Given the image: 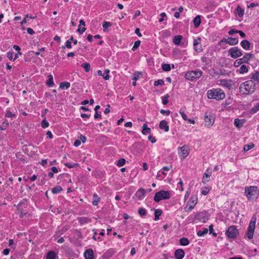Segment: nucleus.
Segmentation results:
<instances>
[{
  "label": "nucleus",
  "mask_w": 259,
  "mask_h": 259,
  "mask_svg": "<svg viewBox=\"0 0 259 259\" xmlns=\"http://www.w3.org/2000/svg\"><path fill=\"white\" fill-rule=\"evenodd\" d=\"M41 125L42 127L43 128H46L48 127L49 126V123L48 122V121L45 118L41 122Z\"/></svg>",
  "instance_id": "8fccbe9b"
},
{
  "label": "nucleus",
  "mask_w": 259,
  "mask_h": 259,
  "mask_svg": "<svg viewBox=\"0 0 259 259\" xmlns=\"http://www.w3.org/2000/svg\"><path fill=\"white\" fill-rule=\"evenodd\" d=\"M253 57V55L250 53H246L242 58L236 60L234 64L235 67H237L243 63H247Z\"/></svg>",
  "instance_id": "0eeeda50"
},
{
  "label": "nucleus",
  "mask_w": 259,
  "mask_h": 259,
  "mask_svg": "<svg viewBox=\"0 0 259 259\" xmlns=\"http://www.w3.org/2000/svg\"><path fill=\"white\" fill-rule=\"evenodd\" d=\"M153 209L154 210V216H155L154 220L156 221H158L159 220V216L160 215H161V214L162 213V210L160 209L153 208Z\"/></svg>",
  "instance_id": "cd10ccee"
},
{
  "label": "nucleus",
  "mask_w": 259,
  "mask_h": 259,
  "mask_svg": "<svg viewBox=\"0 0 259 259\" xmlns=\"http://www.w3.org/2000/svg\"><path fill=\"white\" fill-rule=\"evenodd\" d=\"M238 30H237V29H231V30H229V31L228 32V33L230 34V35H233L234 34V33H238Z\"/></svg>",
  "instance_id": "052dcab7"
},
{
  "label": "nucleus",
  "mask_w": 259,
  "mask_h": 259,
  "mask_svg": "<svg viewBox=\"0 0 259 259\" xmlns=\"http://www.w3.org/2000/svg\"><path fill=\"white\" fill-rule=\"evenodd\" d=\"M197 198L196 196H192L191 197L187 203V205H188V211H191L193 209L197 203Z\"/></svg>",
  "instance_id": "9b49d317"
},
{
  "label": "nucleus",
  "mask_w": 259,
  "mask_h": 259,
  "mask_svg": "<svg viewBox=\"0 0 259 259\" xmlns=\"http://www.w3.org/2000/svg\"><path fill=\"white\" fill-rule=\"evenodd\" d=\"M214 119L211 115H206L204 116L205 125L208 127L211 126L214 123Z\"/></svg>",
  "instance_id": "f8f14e48"
},
{
  "label": "nucleus",
  "mask_w": 259,
  "mask_h": 259,
  "mask_svg": "<svg viewBox=\"0 0 259 259\" xmlns=\"http://www.w3.org/2000/svg\"><path fill=\"white\" fill-rule=\"evenodd\" d=\"M65 47L71 49L72 48L71 41L69 40H67L66 42L65 46H63L62 48L64 49Z\"/></svg>",
  "instance_id": "3c124183"
},
{
  "label": "nucleus",
  "mask_w": 259,
  "mask_h": 259,
  "mask_svg": "<svg viewBox=\"0 0 259 259\" xmlns=\"http://www.w3.org/2000/svg\"><path fill=\"white\" fill-rule=\"evenodd\" d=\"M26 204H27L26 201L24 200L23 201L20 202L17 205L18 209L19 210H20L19 217L21 218H23L24 217V216L27 213L26 212L24 211L21 208V207L22 205L24 204L25 205H26Z\"/></svg>",
  "instance_id": "ddd939ff"
},
{
  "label": "nucleus",
  "mask_w": 259,
  "mask_h": 259,
  "mask_svg": "<svg viewBox=\"0 0 259 259\" xmlns=\"http://www.w3.org/2000/svg\"><path fill=\"white\" fill-rule=\"evenodd\" d=\"M140 44H141V41L139 40H137L136 41H135V43H134V45L133 47L132 50L133 51H136L139 48V47L140 46Z\"/></svg>",
  "instance_id": "09e8293b"
},
{
  "label": "nucleus",
  "mask_w": 259,
  "mask_h": 259,
  "mask_svg": "<svg viewBox=\"0 0 259 259\" xmlns=\"http://www.w3.org/2000/svg\"><path fill=\"white\" fill-rule=\"evenodd\" d=\"M208 232V229L207 228H203L202 231H199L197 234L198 236L201 237L206 235Z\"/></svg>",
  "instance_id": "c03bdc74"
},
{
  "label": "nucleus",
  "mask_w": 259,
  "mask_h": 259,
  "mask_svg": "<svg viewBox=\"0 0 259 259\" xmlns=\"http://www.w3.org/2000/svg\"><path fill=\"white\" fill-rule=\"evenodd\" d=\"M151 128L149 127H148L147 124H144L142 126V134L143 135H147V134H149L151 133Z\"/></svg>",
  "instance_id": "7c9ffc66"
},
{
  "label": "nucleus",
  "mask_w": 259,
  "mask_h": 259,
  "mask_svg": "<svg viewBox=\"0 0 259 259\" xmlns=\"http://www.w3.org/2000/svg\"><path fill=\"white\" fill-rule=\"evenodd\" d=\"M228 53L234 59H236L242 55V51L236 47L230 48L228 50Z\"/></svg>",
  "instance_id": "1a4fd4ad"
},
{
  "label": "nucleus",
  "mask_w": 259,
  "mask_h": 259,
  "mask_svg": "<svg viewBox=\"0 0 259 259\" xmlns=\"http://www.w3.org/2000/svg\"><path fill=\"white\" fill-rule=\"evenodd\" d=\"M202 74V71L200 70H192L187 72L185 77L187 79L194 81L200 78Z\"/></svg>",
  "instance_id": "20e7f679"
},
{
  "label": "nucleus",
  "mask_w": 259,
  "mask_h": 259,
  "mask_svg": "<svg viewBox=\"0 0 259 259\" xmlns=\"http://www.w3.org/2000/svg\"><path fill=\"white\" fill-rule=\"evenodd\" d=\"M250 76V79L254 80L256 83V85L259 88V71L251 74Z\"/></svg>",
  "instance_id": "dca6fc26"
},
{
  "label": "nucleus",
  "mask_w": 259,
  "mask_h": 259,
  "mask_svg": "<svg viewBox=\"0 0 259 259\" xmlns=\"http://www.w3.org/2000/svg\"><path fill=\"white\" fill-rule=\"evenodd\" d=\"M181 156L183 159L185 158L189 154L188 146L184 145L180 148Z\"/></svg>",
  "instance_id": "2eb2a0df"
},
{
  "label": "nucleus",
  "mask_w": 259,
  "mask_h": 259,
  "mask_svg": "<svg viewBox=\"0 0 259 259\" xmlns=\"http://www.w3.org/2000/svg\"><path fill=\"white\" fill-rule=\"evenodd\" d=\"M209 191V189H208L207 188H205L204 189L202 190L201 193L202 195H206L208 194Z\"/></svg>",
  "instance_id": "774afa93"
},
{
  "label": "nucleus",
  "mask_w": 259,
  "mask_h": 259,
  "mask_svg": "<svg viewBox=\"0 0 259 259\" xmlns=\"http://www.w3.org/2000/svg\"><path fill=\"white\" fill-rule=\"evenodd\" d=\"M254 147V145L252 143H250L249 144H246L244 146L243 150L244 151H247L251 149Z\"/></svg>",
  "instance_id": "49530a36"
},
{
  "label": "nucleus",
  "mask_w": 259,
  "mask_h": 259,
  "mask_svg": "<svg viewBox=\"0 0 259 259\" xmlns=\"http://www.w3.org/2000/svg\"><path fill=\"white\" fill-rule=\"evenodd\" d=\"M161 18L159 19V22H162L164 20V18L166 17V15L164 12H162L160 14Z\"/></svg>",
  "instance_id": "4d7b16f0"
},
{
  "label": "nucleus",
  "mask_w": 259,
  "mask_h": 259,
  "mask_svg": "<svg viewBox=\"0 0 259 259\" xmlns=\"http://www.w3.org/2000/svg\"><path fill=\"white\" fill-rule=\"evenodd\" d=\"M162 69L164 71H169L171 70L170 64H163L162 65Z\"/></svg>",
  "instance_id": "37998d69"
},
{
  "label": "nucleus",
  "mask_w": 259,
  "mask_h": 259,
  "mask_svg": "<svg viewBox=\"0 0 259 259\" xmlns=\"http://www.w3.org/2000/svg\"><path fill=\"white\" fill-rule=\"evenodd\" d=\"M77 221L80 225H83L91 222V219L88 217H79Z\"/></svg>",
  "instance_id": "5701e85b"
},
{
  "label": "nucleus",
  "mask_w": 259,
  "mask_h": 259,
  "mask_svg": "<svg viewBox=\"0 0 259 259\" xmlns=\"http://www.w3.org/2000/svg\"><path fill=\"white\" fill-rule=\"evenodd\" d=\"M109 72H110V70L109 69H106L105 70V72L104 74L102 73L101 70H98V74L99 76H103V78L105 80H108L110 78V76L109 75Z\"/></svg>",
  "instance_id": "412c9836"
},
{
  "label": "nucleus",
  "mask_w": 259,
  "mask_h": 259,
  "mask_svg": "<svg viewBox=\"0 0 259 259\" xmlns=\"http://www.w3.org/2000/svg\"><path fill=\"white\" fill-rule=\"evenodd\" d=\"M201 61L203 62V63H205V64H207L208 63V62L209 61V59L208 58L205 57V56H203L201 58Z\"/></svg>",
  "instance_id": "13d9d810"
},
{
  "label": "nucleus",
  "mask_w": 259,
  "mask_h": 259,
  "mask_svg": "<svg viewBox=\"0 0 259 259\" xmlns=\"http://www.w3.org/2000/svg\"><path fill=\"white\" fill-rule=\"evenodd\" d=\"M101 116V113L100 112L95 111V114L94 115V118L95 119L99 118Z\"/></svg>",
  "instance_id": "0e129e2a"
},
{
  "label": "nucleus",
  "mask_w": 259,
  "mask_h": 259,
  "mask_svg": "<svg viewBox=\"0 0 259 259\" xmlns=\"http://www.w3.org/2000/svg\"><path fill=\"white\" fill-rule=\"evenodd\" d=\"M125 161L124 158H120L117 161L116 165L119 167L122 166L125 164Z\"/></svg>",
  "instance_id": "79ce46f5"
},
{
  "label": "nucleus",
  "mask_w": 259,
  "mask_h": 259,
  "mask_svg": "<svg viewBox=\"0 0 259 259\" xmlns=\"http://www.w3.org/2000/svg\"><path fill=\"white\" fill-rule=\"evenodd\" d=\"M200 38L198 37L197 39H195L193 43L194 49L195 51L197 52H201L202 51V49L201 48V46L200 45V47H198V45H200Z\"/></svg>",
  "instance_id": "4468645a"
},
{
  "label": "nucleus",
  "mask_w": 259,
  "mask_h": 259,
  "mask_svg": "<svg viewBox=\"0 0 259 259\" xmlns=\"http://www.w3.org/2000/svg\"><path fill=\"white\" fill-rule=\"evenodd\" d=\"M180 243L181 245L186 246L189 244V241L187 238H181L179 240Z\"/></svg>",
  "instance_id": "72a5a7b5"
},
{
  "label": "nucleus",
  "mask_w": 259,
  "mask_h": 259,
  "mask_svg": "<svg viewBox=\"0 0 259 259\" xmlns=\"http://www.w3.org/2000/svg\"><path fill=\"white\" fill-rule=\"evenodd\" d=\"M248 71L247 67L245 65H242L239 69V72L240 73L243 74L244 73H247Z\"/></svg>",
  "instance_id": "ea45409f"
},
{
  "label": "nucleus",
  "mask_w": 259,
  "mask_h": 259,
  "mask_svg": "<svg viewBox=\"0 0 259 259\" xmlns=\"http://www.w3.org/2000/svg\"><path fill=\"white\" fill-rule=\"evenodd\" d=\"M149 140H151L152 143H154L156 142V139L154 137H153L152 136L149 135L148 137Z\"/></svg>",
  "instance_id": "69168bd1"
},
{
  "label": "nucleus",
  "mask_w": 259,
  "mask_h": 259,
  "mask_svg": "<svg viewBox=\"0 0 259 259\" xmlns=\"http://www.w3.org/2000/svg\"><path fill=\"white\" fill-rule=\"evenodd\" d=\"M57 256V253L53 250L49 251L46 256L47 259H55Z\"/></svg>",
  "instance_id": "bb28decb"
},
{
  "label": "nucleus",
  "mask_w": 259,
  "mask_h": 259,
  "mask_svg": "<svg viewBox=\"0 0 259 259\" xmlns=\"http://www.w3.org/2000/svg\"><path fill=\"white\" fill-rule=\"evenodd\" d=\"M170 197V195L169 191L160 190L155 193L154 200L156 202H158L162 200L168 199Z\"/></svg>",
  "instance_id": "423d86ee"
},
{
  "label": "nucleus",
  "mask_w": 259,
  "mask_h": 259,
  "mask_svg": "<svg viewBox=\"0 0 259 259\" xmlns=\"http://www.w3.org/2000/svg\"><path fill=\"white\" fill-rule=\"evenodd\" d=\"M84 257L85 259H94V252L92 249H88L84 252Z\"/></svg>",
  "instance_id": "6ab92c4d"
},
{
  "label": "nucleus",
  "mask_w": 259,
  "mask_h": 259,
  "mask_svg": "<svg viewBox=\"0 0 259 259\" xmlns=\"http://www.w3.org/2000/svg\"><path fill=\"white\" fill-rule=\"evenodd\" d=\"M200 23H201L200 16L199 15H197L193 19L194 25L196 28H197L200 25Z\"/></svg>",
  "instance_id": "c756f323"
},
{
  "label": "nucleus",
  "mask_w": 259,
  "mask_h": 259,
  "mask_svg": "<svg viewBox=\"0 0 259 259\" xmlns=\"http://www.w3.org/2000/svg\"><path fill=\"white\" fill-rule=\"evenodd\" d=\"M48 78L46 83L49 87H52L54 85L53 77L52 75H49Z\"/></svg>",
  "instance_id": "473e14b6"
},
{
  "label": "nucleus",
  "mask_w": 259,
  "mask_h": 259,
  "mask_svg": "<svg viewBox=\"0 0 259 259\" xmlns=\"http://www.w3.org/2000/svg\"><path fill=\"white\" fill-rule=\"evenodd\" d=\"M185 256V252L182 249H178L175 252V256L177 259H182Z\"/></svg>",
  "instance_id": "a211bd4d"
},
{
  "label": "nucleus",
  "mask_w": 259,
  "mask_h": 259,
  "mask_svg": "<svg viewBox=\"0 0 259 259\" xmlns=\"http://www.w3.org/2000/svg\"><path fill=\"white\" fill-rule=\"evenodd\" d=\"M160 112L162 114H165L166 115H168L170 113V111L169 110H165L164 109H161Z\"/></svg>",
  "instance_id": "6e6d98bb"
},
{
  "label": "nucleus",
  "mask_w": 259,
  "mask_h": 259,
  "mask_svg": "<svg viewBox=\"0 0 259 259\" xmlns=\"http://www.w3.org/2000/svg\"><path fill=\"white\" fill-rule=\"evenodd\" d=\"M243 123L244 122L242 121L239 120L238 118H236L235 119L234 123L236 127L240 128L241 127L243 126Z\"/></svg>",
  "instance_id": "c9c22d12"
},
{
  "label": "nucleus",
  "mask_w": 259,
  "mask_h": 259,
  "mask_svg": "<svg viewBox=\"0 0 259 259\" xmlns=\"http://www.w3.org/2000/svg\"><path fill=\"white\" fill-rule=\"evenodd\" d=\"M223 42H225L226 44L234 46L238 43V39L237 38L232 37H230L227 39L224 38L221 40L220 44H221Z\"/></svg>",
  "instance_id": "9d476101"
},
{
  "label": "nucleus",
  "mask_w": 259,
  "mask_h": 259,
  "mask_svg": "<svg viewBox=\"0 0 259 259\" xmlns=\"http://www.w3.org/2000/svg\"><path fill=\"white\" fill-rule=\"evenodd\" d=\"M7 57L9 59V60H12L13 58V52H8L7 53Z\"/></svg>",
  "instance_id": "680f3d73"
},
{
  "label": "nucleus",
  "mask_w": 259,
  "mask_h": 259,
  "mask_svg": "<svg viewBox=\"0 0 259 259\" xmlns=\"http://www.w3.org/2000/svg\"><path fill=\"white\" fill-rule=\"evenodd\" d=\"M207 98L209 99H215L217 101L223 100L225 97L224 92L220 88L212 89L207 92Z\"/></svg>",
  "instance_id": "f03ea898"
},
{
  "label": "nucleus",
  "mask_w": 259,
  "mask_h": 259,
  "mask_svg": "<svg viewBox=\"0 0 259 259\" xmlns=\"http://www.w3.org/2000/svg\"><path fill=\"white\" fill-rule=\"evenodd\" d=\"M101 200V198L98 196V195L96 193H94L93 195V201L92 202V204L93 205L97 206L99 202Z\"/></svg>",
  "instance_id": "c85d7f7f"
},
{
  "label": "nucleus",
  "mask_w": 259,
  "mask_h": 259,
  "mask_svg": "<svg viewBox=\"0 0 259 259\" xmlns=\"http://www.w3.org/2000/svg\"><path fill=\"white\" fill-rule=\"evenodd\" d=\"M245 194L249 201L255 200L259 195V190L256 186H251L245 187Z\"/></svg>",
  "instance_id": "7ed1b4c3"
},
{
  "label": "nucleus",
  "mask_w": 259,
  "mask_h": 259,
  "mask_svg": "<svg viewBox=\"0 0 259 259\" xmlns=\"http://www.w3.org/2000/svg\"><path fill=\"white\" fill-rule=\"evenodd\" d=\"M180 113L181 115V116L184 120H188V118H187L186 114L183 111H182L181 110L180 111Z\"/></svg>",
  "instance_id": "bf43d9fd"
},
{
  "label": "nucleus",
  "mask_w": 259,
  "mask_h": 259,
  "mask_svg": "<svg viewBox=\"0 0 259 259\" xmlns=\"http://www.w3.org/2000/svg\"><path fill=\"white\" fill-rule=\"evenodd\" d=\"M70 86V83L67 81L62 82L60 84L59 88L62 90L68 89Z\"/></svg>",
  "instance_id": "2f4dec72"
},
{
  "label": "nucleus",
  "mask_w": 259,
  "mask_h": 259,
  "mask_svg": "<svg viewBox=\"0 0 259 259\" xmlns=\"http://www.w3.org/2000/svg\"><path fill=\"white\" fill-rule=\"evenodd\" d=\"M112 24L111 22H107V21H104L103 23V28L104 29V31H106L107 28L111 26Z\"/></svg>",
  "instance_id": "a18cd8bd"
},
{
  "label": "nucleus",
  "mask_w": 259,
  "mask_h": 259,
  "mask_svg": "<svg viewBox=\"0 0 259 259\" xmlns=\"http://www.w3.org/2000/svg\"><path fill=\"white\" fill-rule=\"evenodd\" d=\"M9 125V122L8 121H4L3 124H2V125L0 126V131H2V130H4L6 129V127L7 126Z\"/></svg>",
  "instance_id": "864d4df0"
},
{
  "label": "nucleus",
  "mask_w": 259,
  "mask_h": 259,
  "mask_svg": "<svg viewBox=\"0 0 259 259\" xmlns=\"http://www.w3.org/2000/svg\"><path fill=\"white\" fill-rule=\"evenodd\" d=\"M259 110V102L250 109V113L252 114L255 113Z\"/></svg>",
  "instance_id": "4c0bfd02"
},
{
  "label": "nucleus",
  "mask_w": 259,
  "mask_h": 259,
  "mask_svg": "<svg viewBox=\"0 0 259 259\" xmlns=\"http://www.w3.org/2000/svg\"><path fill=\"white\" fill-rule=\"evenodd\" d=\"M62 190L63 189L61 186H57L52 189V192L53 194H58L60 193L62 191Z\"/></svg>",
  "instance_id": "f704fd0d"
},
{
  "label": "nucleus",
  "mask_w": 259,
  "mask_h": 259,
  "mask_svg": "<svg viewBox=\"0 0 259 259\" xmlns=\"http://www.w3.org/2000/svg\"><path fill=\"white\" fill-rule=\"evenodd\" d=\"M159 128L164 130L165 132H167L169 131V126L167 122L164 120H161L159 123Z\"/></svg>",
  "instance_id": "4be33fe9"
},
{
  "label": "nucleus",
  "mask_w": 259,
  "mask_h": 259,
  "mask_svg": "<svg viewBox=\"0 0 259 259\" xmlns=\"http://www.w3.org/2000/svg\"><path fill=\"white\" fill-rule=\"evenodd\" d=\"M81 67L84 68L86 72H88L91 68V65L89 63H84L81 64Z\"/></svg>",
  "instance_id": "a19ab883"
},
{
  "label": "nucleus",
  "mask_w": 259,
  "mask_h": 259,
  "mask_svg": "<svg viewBox=\"0 0 259 259\" xmlns=\"http://www.w3.org/2000/svg\"><path fill=\"white\" fill-rule=\"evenodd\" d=\"M211 175V172L209 171V169H207L206 170V172L204 173L202 182L205 183V182H207L209 181L210 176Z\"/></svg>",
  "instance_id": "a878e982"
},
{
  "label": "nucleus",
  "mask_w": 259,
  "mask_h": 259,
  "mask_svg": "<svg viewBox=\"0 0 259 259\" xmlns=\"http://www.w3.org/2000/svg\"><path fill=\"white\" fill-rule=\"evenodd\" d=\"M138 211L139 214L141 217H142L146 215V214L147 213V210H146V209L142 208V207L139 208Z\"/></svg>",
  "instance_id": "e433bc0d"
},
{
  "label": "nucleus",
  "mask_w": 259,
  "mask_h": 259,
  "mask_svg": "<svg viewBox=\"0 0 259 259\" xmlns=\"http://www.w3.org/2000/svg\"><path fill=\"white\" fill-rule=\"evenodd\" d=\"M225 234L229 238H235L239 234V232L236 226H231L228 228Z\"/></svg>",
  "instance_id": "6e6552de"
},
{
  "label": "nucleus",
  "mask_w": 259,
  "mask_h": 259,
  "mask_svg": "<svg viewBox=\"0 0 259 259\" xmlns=\"http://www.w3.org/2000/svg\"><path fill=\"white\" fill-rule=\"evenodd\" d=\"M244 13V10L240 6H238L235 10V14L240 18L242 17Z\"/></svg>",
  "instance_id": "b1692460"
},
{
  "label": "nucleus",
  "mask_w": 259,
  "mask_h": 259,
  "mask_svg": "<svg viewBox=\"0 0 259 259\" xmlns=\"http://www.w3.org/2000/svg\"><path fill=\"white\" fill-rule=\"evenodd\" d=\"M258 87L253 80H248L242 83L239 87V92L243 95H247L253 93Z\"/></svg>",
  "instance_id": "f257e3e1"
},
{
  "label": "nucleus",
  "mask_w": 259,
  "mask_h": 259,
  "mask_svg": "<svg viewBox=\"0 0 259 259\" xmlns=\"http://www.w3.org/2000/svg\"><path fill=\"white\" fill-rule=\"evenodd\" d=\"M241 46L245 50H250L251 49V44L247 39H244L240 42Z\"/></svg>",
  "instance_id": "aec40b11"
},
{
  "label": "nucleus",
  "mask_w": 259,
  "mask_h": 259,
  "mask_svg": "<svg viewBox=\"0 0 259 259\" xmlns=\"http://www.w3.org/2000/svg\"><path fill=\"white\" fill-rule=\"evenodd\" d=\"M145 190L143 188H141L136 192L135 195L139 200H142L145 196Z\"/></svg>",
  "instance_id": "f3484780"
},
{
  "label": "nucleus",
  "mask_w": 259,
  "mask_h": 259,
  "mask_svg": "<svg viewBox=\"0 0 259 259\" xmlns=\"http://www.w3.org/2000/svg\"><path fill=\"white\" fill-rule=\"evenodd\" d=\"M155 86H157L158 85H162L164 84V81L162 79H159L157 81H155L154 83Z\"/></svg>",
  "instance_id": "603ef678"
},
{
  "label": "nucleus",
  "mask_w": 259,
  "mask_h": 259,
  "mask_svg": "<svg viewBox=\"0 0 259 259\" xmlns=\"http://www.w3.org/2000/svg\"><path fill=\"white\" fill-rule=\"evenodd\" d=\"M170 97L168 94H166L161 97L162 104L164 105H167L168 103V98Z\"/></svg>",
  "instance_id": "58836bf2"
},
{
  "label": "nucleus",
  "mask_w": 259,
  "mask_h": 259,
  "mask_svg": "<svg viewBox=\"0 0 259 259\" xmlns=\"http://www.w3.org/2000/svg\"><path fill=\"white\" fill-rule=\"evenodd\" d=\"M256 221V218L255 215H253L249 224V226L247 228V232L245 237H247L249 239H252L253 236L254 231L255 228V223Z\"/></svg>",
  "instance_id": "39448f33"
},
{
  "label": "nucleus",
  "mask_w": 259,
  "mask_h": 259,
  "mask_svg": "<svg viewBox=\"0 0 259 259\" xmlns=\"http://www.w3.org/2000/svg\"><path fill=\"white\" fill-rule=\"evenodd\" d=\"M183 37L181 35H177L174 37L173 42L176 46H179L181 44V41L182 40Z\"/></svg>",
  "instance_id": "393cba45"
},
{
  "label": "nucleus",
  "mask_w": 259,
  "mask_h": 259,
  "mask_svg": "<svg viewBox=\"0 0 259 259\" xmlns=\"http://www.w3.org/2000/svg\"><path fill=\"white\" fill-rule=\"evenodd\" d=\"M81 144V142L79 140H76L74 142V144H73V145L75 146V147H78Z\"/></svg>",
  "instance_id": "e2e57ef3"
},
{
  "label": "nucleus",
  "mask_w": 259,
  "mask_h": 259,
  "mask_svg": "<svg viewBox=\"0 0 259 259\" xmlns=\"http://www.w3.org/2000/svg\"><path fill=\"white\" fill-rule=\"evenodd\" d=\"M86 30V28L85 27L80 28L79 26V28L77 29V31L79 32L80 33H83Z\"/></svg>",
  "instance_id": "338daca9"
},
{
  "label": "nucleus",
  "mask_w": 259,
  "mask_h": 259,
  "mask_svg": "<svg viewBox=\"0 0 259 259\" xmlns=\"http://www.w3.org/2000/svg\"><path fill=\"white\" fill-rule=\"evenodd\" d=\"M64 165L67 166L69 168H73L75 167L76 166H78V164L77 163H73V162H67L65 163Z\"/></svg>",
  "instance_id": "de8ad7c7"
},
{
  "label": "nucleus",
  "mask_w": 259,
  "mask_h": 259,
  "mask_svg": "<svg viewBox=\"0 0 259 259\" xmlns=\"http://www.w3.org/2000/svg\"><path fill=\"white\" fill-rule=\"evenodd\" d=\"M15 116V115L14 114H13L10 111H7L5 114V116L7 117H9V118H11V117H14Z\"/></svg>",
  "instance_id": "5fc2aeb1"
}]
</instances>
